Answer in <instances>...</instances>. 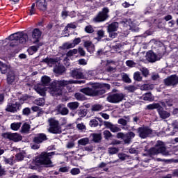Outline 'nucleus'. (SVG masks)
Wrapping results in <instances>:
<instances>
[{"instance_id":"obj_25","label":"nucleus","mask_w":178,"mask_h":178,"mask_svg":"<svg viewBox=\"0 0 178 178\" xmlns=\"http://www.w3.org/2000/svg\"><path fill=\"white\" fill-rule=\"evenodd\" d=\"M54 72L56 74H63L66 72V67L63 65H58L54 67Z\"/></svg>"},{"instance_id":"obj_5","label":"nucleus","mask_w":178,"mask_h":178,"mask_svg":"<svg viewBox=\"0 0 178 178\" xmlns=\"http://www.w3.org/2000/svg\"><path fill=\"white\" fill-rule=\"evenodd\" d=\"M148 154L150 156H152V155H158L159 154H161L164 156H168V155H169V152L166 150V147L163 145V142L159 140L155 145V147L149 149Z\"/></svg>"},{"instance_id":"obj_49","label":"nucleus","mask_w":178,"mask_h":178,"mask_svg":"<svg viewBox=\"0 0 178 178\" xmlns=\"http://www.w3.org/2000/svg\"><path fill=\"white\" fill-rule=\"evenodd\" d=\"M110 130L112 133H118V131H120L122 129L118 127L116 125L113 124Z\"/></svg>"},{"instance_id":"obj_18","label":"nucleus","mask_w":178,"mask_h":178,"mask_svg":"<svg viewBox=\"0 0 178 178\" xmlns=\"http://www.w3.org/2000/svg\"><path fill=\"white\" fill-rule=\"evenodd\" d=\"M16 79V74H15V72L10 71L7 74V84L9 86H12L13 83H15V80Z\"/></svg>"},{"instance_id":"obj_64","label":"nucleus","mask_w":178,"mask_h":178,"mask_svg":"<svg viewBox=\"0 0 178 178\" xmlns=\"http://www.w3.org/2000/svg\"><path fill=\"white\" fill-rule=\"evenodd\" d=\"M38 92L42 97H44V95H45V90L44 89H42V88H38Z\"/></svg>"},{"instance_id":"obj_32","label":"nucleus","mask_w":178,"mask_h":178,"mask_svg":"<svg viewBox=\"0 0 178 178\" xmlns=\"http://www.w3.org/2000/svg\"><path fill=\"white\" fill-rule=\"evenodd\" d=\"M21 127L22 122H13L10 124V129L14 131H17V130H19V129H20Z\"/></svg>"},{"instance_id":"obj_10","label":"nucleus","mask_w":178,"mask_h":178,"mask_svg":"<svg viewBox=\"0 0 178 178\" xmlns=\"http://www.w3.org/2000/svg\"><path fill=\"white\" fill-rule=\"evenodd\" d=\"M49 124L50 126L49 129V133H51V134H60L62 133V127L59 125L58 120L50 118L49 120Z\"/></svg>"},{"instance_id":"obj_13","label":"nucleus","mask_w":178,"mask_h":178,"mask_svg":"<svg viewBox=\"0 0 178 178\" xmlns=\"http://www.w3.org/2000/svg\"><path fill=\"white\" fill-rule=\"evenodd\" d=\"M164 84L167 87H170V86H177L178 84V76L176 74L170 75L164 79Z\"/></svg>"},{"instance_id":"obj_40","label":"nucleus","mask_w":178,"mask_h":178,"mask_svg":"<svg viewBox=\"0 0 178 178\" xmlns=\"http://www.w3.org/2000/svg\"><path fill=\"white\" fill-rule=\"evenodd\" d=\"M42 42H38L36 46H31L29 48L35 54V52L38 51V48H40V47H42Z\"/></svg>"},{"instance_id":"obj_27","label":"nucleus","mask_w":178,"mask_h":178,"mask_svg":"<svg viewBox=\"0 0 178 178\" xmlns=\"http://www.w3.org/2000/svg\"><path fill=\"white\" fill-rule=\"evenodd\" d=\"M67 106L70 111H76V109L80 106V103L77 102H70L67 104Z\"/></svg>"},{"instance_id":"obj_21","label":"nucleus","mask_w":178,"mask_h":178,"mask_svg":"<svg viewBox=\"0 0 178 178\" xmlns=\"http://www.w3.org/2000/svg\"><path fill=\"white\" fill-rule=\"evenodd\" d=\"M71 76L73 79H83L84 74L79 69H74L71 71Z\"/></svg>"},{"instance_id":"obj_39","label":"nucleus","mask_w":178,"mask_h":178,"mask_svg":"<svg viewBox=\"0 0 178 178\" xmlns=\"http://www.w3.org/2000/svg\"><path fill=\"white\" fill-rule=\"evenodd\" d=\"M99 123L98 122V120H97L96 118L91 120L89 122V126L90 127H98Z\"/></svg>"},{"instance_id":"obj_1","label":"nucleus","mask_w":178,"mask_h":178,"mask_svg":"<svg viewBox=\"0 0 178 178\" xmlns=\"http://www.w3.org/2000/svg\"><path fill=\"white\" fill-rule=\"evenodd\" d=\"M106 90H111V85L109 83H96L92 85V88H83V93L91 97H98V95H104L106 92Z\"/></svg>"},{"instance_id":"obj_45","label":"nucleus","mask_w":178,"mask_h":178,"mask_svg":"<svg viewBox=\"0 0 178 178\" xmlns=\"http://www.w3.org/2000/svg\"><path fill=\"white\" fill-rule=\"evenodd\" d=\"M79 115L81 118H86L87 116V108H81Z\"/></svg>"},{"instance_id":"obj_29","label":"nucleus","mask_w":178,"mask_h":178,"mask_svg":"<svg viewBox=\"0 0 178 178\" xmlns=\"http://www.w3.org/2000/svg\"><path fill=\"white\" fill-rule=\"evenodd\" d=\"M42 63H47V65H55L56 63V59L47 57L40 61Z\"/></svg>"},{"instance_id":"obj_30","label":"nucleus","mask_w":178,"mask_h":178,"mask_svg":"<svg viewBox=\"0 0 178 178\" xmlns=\"http://www.w3.org/2000/svg\"><path fill=\"white\" fill-rule=\"evenodd\" d=\"M124 118H120L118 121V124H121L122 126H127V122H130V117L124 116Z\"/></svg>"},{"instance_id":"obj_6","label":"nucleus","mask_w":178,"mask_h":178,"mask_svg":"<svg viewBox=\"0 0 178 178\" xmlns=\"http://www.w3.org/2000/svg\"><path fill=\"white\" fill-rule=\"evenodd\" d=\"M109 19V8L104 7L102 11L99 12L97 15L93 18L94 23H102Z\"/></svg>"},{"instance_id":"obj_34","label":"nucleus","mask_w":178,"mask_h":178,"mask_svg":"<svg viewBox=\"0 0 178 178\" xmlns=\"http://www.w3.org/2000/svg\"><path fill=\"white\" fill-rule=\"evenodd\" d=\"M30 128L31 127L29 123H24L21 129V133H29V131H30Z\"/></svg>"},{"instance_id":"obj_59","label":"nucleus","mask_w":178,"mask_h":178,"mask_svg":"<svg viewBox=\"0 0 178 178\" xmlns=\"http://www.w3.org/2000/svg\"><path fill=\"white\" fill-rule=\"evenodd\" d=\"M92 44V42L87 40V41L84 42L83 45H84L85 48H86L88 49L90 47Z\"/></svg>"},{"instance_id":"obj_8","label":"nucleus","mask_w":178,"mask_h":178,"mask_svg":"<svg viewBox=\"0 0 178 178\" xmlns=\"http://www.w3.org/2000/svg\"><path fill=\"white\" fill-rule=\"evenodd\" d=\"M48 140V137H47V134L44 133H40L36 135L33 138V143L34 145H31L32 149H39L40 144H42L44 141H47Z\"/></svg>"},{"instance_id":"obj_31","label":"nucleus","mask_w":178,"mask_h":178,"mask_svg":"<svg viewBox=\"0 0 178 178\" xmlns=\"http://www.w3.org/2000/svg\"><path fill=\"white\" fill-rule=\"evenodd\" d=\"M161 106V104L159 103H154L152 104H148L146 106V109H148V111H154V109H157V111L159 109Z\"/></svg>"},{"instance_id":"obj_63","label":"nucleus","mask_w":178,"mask_h":178,"mask_svg":"<svg viewBox=\"0 0 178 178\" xmlns=\"http://www.w3.org/2000/svg\"><path fill=\"white\" fill-rule=\"evenodd\" d=\"M79 65H82L83 66H86L87 65V61L84 58H81L78 60Z\"/></svg>"},{"instance_id":"obj_26","label":"nucleus","mask_w":178,"mask_h":178,"mask_svg":"<svg viewBox=\"0 0 178 178\" xmlns=\"http://www.w3.org/2000/svg\"><path fill=\"white\" fill-rule=\"evenodd\" d=\"M51 77L44 75L43 76H42L41 78V81H42V84L43 86V87H47L48 86H49V83H51Z\"/></svg>"},{"instance_id":"obj_19","label":"nucleus","mask_w":178,"mask_h":178,"mask_svg":"<svg viewBox=\"0 0 178 178\" xmlns=\"http://www.w3.org/2000/svg\"><path fill=\"white\" fill-rule=\"evenodd\" d=\"M136 137V134L133 131H129L124 136V144H130L131 143V139Z\"/></svg>"},{"instance_id":"obj_43","label":"nucleus","mask_w":178,"mask_h":178,"mask_svg":"<svg viewBox=\"0 0 178 178\" xmlns=\"http://www.w3.org/2000/svg\"><path fill=\"white\" fill-rule=\"evenodd\" d=\"M119 152V148L118 147H109L108 148V153L111 155H115V154H118Z\"/></svg>"},{"instance_id":"obj_48","label":"nucleus","mask_w":178,"mask_h":178,"mask_svg":"<svg viewBox=\"0 0 178 178\" xmlns=\"http://www.w3.org/2000/svg\"><path fill=\"white\" fill-rule=\"evenodd\" d=\"M15 159H17V161H23V159H24V154L22 152H19L18 154H17L15 155Z\"/></svg>"},{"instance_id":"obj_60","label":"nucleus","mask_w":178,"mask_h":178,"mask_svg":"<svg viewBox=\"0 0 178 178\" xmlns=\"http://www.w3.org/2000/svg\"><path fill=\"white\" fill-rule=\"evenodd\" d=\"M5 175H6V171L5 170V168H2V165L0 164V177L5 176Z\"/></svg>"},{"instance_id":"obj_41","label":"nucleus","mask_w":178,"mask_h":178,"mask_svg":"<svg viewBox=\"0 0 178 178\" xmlns=\"http://www.w3.org/2000/svg\"><path fill=\"white\" fill-rule=\"evenodd\" d=\"M35 3H32L31 8L29 9V16H33L35 15L37 10H35Z\"/></svg>"},{"instance_id":"obj_52","label":"nucleus","mask_w":178,"mask_h":178,"mask_svg":"<svg viewBox=\"0 0 178 178\" xmlns=\"http://www.w3.org/2000/svg\"><path fill=\"white\" fill-rule=\"evenodd\" d=\"M23 115H25V116H29L30 113H31V111L30 110V108L26 107L22 110Z\"/></svg>"},{"instance_id":"obj_15","label":"nucleus","mask_w":178,"mask_h":178,"mask_svg":"<svg viewBox=\"0 0 178 178\" xmlns=\"http://www.w3.org/2000/svg\"><path fill=\"white\" fill-rule=\"evenodd\" d=\"M22 105L19 102L15 103H8L7 107L6 108V112H11L15 113V112H17V111H20Z\"/></svg>"},{"instance_id":"obj_46","label":"nucleus","mask_w":178,"mask_h":178,"mask_svg":"<svg viewBox=\"0 0 178 178\" xmlns=\"http://www.w3.org/2000/svg\"><path fill=\"white\" fill-rule=\"evenodd\" d=\"M78 50L77 49H74L72 50H70L67 52V56L68 58H70L72 56H73V55H76V54H77Z\"/></svg>"},{"instance_id":"obj_44","label":"nucleus","mask_w":178,"mask_h":178,"mask_svg":"<svg viewBox=\"0 0 178 178\" xmlns=\"http://www.w3.org/2000/svg\"><path fill=\"white\" fill-rule=\"evenodd\" d=\"M85 31L88 34H92L94 32V28H92V26L91 25H88L85 27Z\"/></svg>"},{"instance_id":"obj_4","label":"nucleus","mask_w":178,"mask_h":178,"mask_svg":"<svg viewBox=\"0 0 178 178\" xmlns=\"http://www.w3.org/2000/svg\"><path fill=\"white\" fill-rule=\"evenodd\" d=\"M68 84L69 81L65 80L54 81L49 86V90L51 94L62 95V88L66 87Z\"/></svg>"},{"instance_id":"obj_55","label":"nucleus","mask_w":178,"mask_h":178,"mask_svg":"<svg viewBox=\"0 0 178 178\" xmlns=\"http://www.w3.org/2000/svg\"><path fill=\"white\" fill-rule=\"evenodd\" d=\"M126 65L129 67H133V66H134V65H136V63L131 60H128L126 61Z\"/></svg>"},{"instance_id":"obj_28","label":"nucleus","mask_w":178,"mask_h":178,"mask_svg":"<svg viewBox=\"0 0 178 178\" xmlns=\"http://www.w3.org/2000/svg\"><path fill=\"white\" fill-rule=\"evenodd\" d=\"M57 110L58 112H60V115H63V116H65L69 113V109H67L66 107L62 108V104L57 106Z\"/></svg>"},{"instance_id":"obj_38","label":"nucleus","mask_w":178,"mask_h":178,"mask_svg":"<svg viewBox=\"0 0 178 178\" xmlns=\"http://www.w3.org/2000/svg\"><path fill=\"white\" fill-rule=\"evenodd\" d=\"M90 143V139L88 138H83L78 140L79 145H87Z\"/></svg>"},{"instance_id":"obj_62","label":"nucleus","mask_w":178,"mask_h":178,"mask_svg":"<svg viewBox=\"0 0 178 178\" xmlns=\"http://www.w3.org/2000/svg\"><path fill=\"white\" fill-rule=\"evenodd\" d=\"M101 110V105L99 104H96L92 106V111L96 112L97 111H100Z\"/></svg>"},{"instance_id":"obj_50","label":"nucleus","mask_w":178,"mask_h":178,"mask_svg":"<svg viewBox=\"0 0 178 178\" xmlns=\"http://www.w3.org/2000/svg\"><path fill=\"white\" fill-rule=\"evenodd\" d=\"M122 81L124 83H131V79H130V77H129V75H127V74H125L122 76Z\"/></svg>"},{"instance_id":"obj_53","label":"nucleus","mask_w":178,"mask_h":178,"mask_svg":"<svg viewBox=\"0 0 178 178\" xmlns=\"http://www.w3.org/2000/svg\"><path fill=\"white\" fill-rule=\"evenodd\" d=\"M108 33L110 38H116L118 37V33L116 31H108Z\"/></svg>"},{"instance_id":"obj_20","label":"nucleus","mask_w":178,"mask_h":178,"mask_svg":"<svg viewBox=\"0 0 178 178\" xmlns=\"http://www.w3.org/2000/svg\"><path fill=\"white\" fill-rule=\"evenodd\" d=\"M157 112L161 119H168V118L170 116V113L163 110V107H162L161 106L159 107Z\"/></svg>"},{"instance_id":"obj_24","label":"nucleus","mask_w":178,"mask_h":178,"mask_svg":"<svg viewBox=\"0 0 178 178\" xmlns=\"http://www.w3.org/2000/svg\"><path fill=\"white\" fill-rule=\"evenodd\" d=\"M118 29H119V22H114L108 24L107 30L108 31H118Z\"/></svg>"},{"instance_id":"obj_61","label":"nucleus","mask_w":178,"mask_h":178,"mask_svg":"<svg viewBox=\"0 0 178 178\" xmlns=\"http://www.w3.org/2000/svg\"><path fill=\"white\" fill-rule=\"evenodd\" d=\"M77 129H79V130H86V125H84L83 123H81V124H78L76 125Z\"/></svg>"},{"instance_id":"obj_12","label":"nucleus","mask_w":178,"mask_h":178,"mask_svg":"<svg viewBox=\"0 0 178 178\" xmlns=\"http://www.w3.org/2000/svg\"><path fill=\"white\" fill-rule=\"evenodd\" d=\"M2 138L5 140H9L10 141H14V143H19L22 141L23 138L20 134L17 133L4 132L1 134Z\"/></svg>"},{"instance_id":"obj_57","label":"nucleus","mask_w":178,"mask_h":178,"mask_svg":"<svg viewBox=\"0 0 178 178\" xmlns=\"http://www.w3.org/2000/svg\"><path fill=\"white\" fill-rule=\"evenodd\" d=\"M165 101L167 106H173V100L172 99H165Z\"/></svg>"},{"instance_id":"obj_17","label":"nucleus","mask_w":178,"mask_h":178,"mask_svg":"<svg viewBox=\"0 0 178 178\" xmlns=\"http://www.w3.org/2000/svg\"><path fill=\"white\" fill-rule=\"evenodd\" d=\"M158 56L154 54L152 50H150L146 54V58L149 62L154 63V62H156Z\"/></svg>"},{"instance_id":"obj_22","label":"nucleus","mask_w":178,"mask_h":178,"mask_svg":"<svg viewBox=\"0 0 178 178\" xmlns=\"http://www.w3.org/2000/svg\"><path fill=\"white\" fill-rule=\"evenodd\" d=\"M0 71L2 74H6L8 72H11L10 66L2 63V61H0Z\"/></svg>"},{"instance_id":"obj_2","label":"nucleus","mask_w":178,"mask_h":178,"mask_svg":"<svg viewBox=\"0 0 178 178\" xmlns=\"http://www.w3.org/2000/svg\"><path fill=\"white\" fill-rule=\"evenodd\" d=\"M8 40L11 41L10 42V47L13 48L17 47L19 44H26L29 40V35L24 32H17L8 36Z\"/></svg>"},{"instance_id":"obj_36","label":"nucleus","mask_w":178,"mask_h":178,"mask_svg":"<svg viewBox=\"0 0 178 178\" xmlns=\"http://www.w3.org/2000/svg\"><path fill=\"white\" fill-rule=\"evenodd\" d=\"M143 100L144 101H154V98H152V93L151 92H147L145 93L143 95Z\"/></svg>"},{"instance_id":"obj_58","label":"nucleus","mask_w":178,"mask_h":178,"mask_svg":"<svg viewBox=\"0 0 178 178\" xmlns=\"http://www.w3.org/2000/svg\"><path fill=\"white\" fill-rule=\"evenodd\" d=\"M72 42L74 44V46L76 47V45H79V44H80L81 42V38H75Z\"/></svg>"},{"instance_id":"obj_11","label":"nucleus","mask_w":178,"mask_h":178,"mask_svg":"<svg viewBox=\"0 0 178 178\" xmlns=\"http://www.w3.org/2000/svg\"><path fill=\"white\" fill-rule=\"evenodd\" d=\"M136 131L140 138L143 140L147 138V137H149V136H151L153 132L152 129L147 126L140 127L136 129Z\"/></svg>"},{"instance_id":"obj_7","label":"nucleus","mask_w":178,"mask_h":178,"mask_svg":"<svg viewBox=\"0 0 178 178\" xmlns=\"http://www.w3.org/2000/svg\"><path fill=\"white\" fill-rule=\"evenodd\" d=\"M109 19V8L104 7L102 11L99 12L97 15L93 18L94 23H102Z\"/></svg>"},{"instance_id":"obj_3","label":"nucleus","mask_w":178,"mask_h":178,"mask_svg":"<svg viewBox=\"0 0 178 178\" xmlns=\"http://www.w3.org/2000/svg\"><path fill=\"white\" fill-rule=\"evenodd\" d=\"M54 155H56V152H42L35 158V165L36 166H51L52 165L51 156H54Z\"/></svg>"},{"instance_id":"obj_51","label":"nucleus","mask_w":178,"mask_h":178,"mask_svg":"<svg viewBox=\"0 0 178 178\" xmlns=\"http://www.w3.org/2000/svg\"><path fill=\"white\" fill-rule=\"evenodd\" d=\"M71 175L73 176H76V175H79L80 173V169L79 168H72L70 171Z\"/></svg>"},{"instance_id":"obj_16","label":"nucleus","mask_w":178,"mask_h":178,"mask_svg":"<svg viewBox=\"0 0 178 178\" xmlns=\"http://www.w3.org/2000/svg\"><path fill=\"white\" fill-rule=\"evenodd\" d=\"M41 35H42V32L40 29L35 28L32 31V38L33 40V44H38L40 42V40L41 38Z\"/></svg>"},{"instance_id":"obj_33","label":"nucleus","mask_w":178,"mask_h":178,"mask_svg":"<svg viewBox=\"0 0 178 178\" xmlns=\"http://www.w3.org/2000/svg\"><path fill=\"white\" fill-rule=\"evenodd\" d=\"M97 37L96 38V40L97 41H102V38L105 37V31L102 29L97 31Z\"/></svg>"},{"instance_id":"obj_14","label":"nucleus","mask_w":178,"mask_h":178,"mask_svg":"<svg viewBox=\"0 0 178 178\" xmlns=\"http://www.w3.org/2000/svg\"><path fill=\"white\" fill-rule=\"evenodd\" d=\"M35 5L40 12H47L48 9V2L47 0H36Z\"/></svg>"},{"instance_id":"obj_54","label":"nucleus","mask_w":178,"mask_h":178,"mask_svg":"<svg viewBox=\"0 0 178 178\" xmlns=\"http://www.w3.org/2000/svg\"><path fill=\"white\" fill-rule=\"evenodd\" d=\"M77 51L80 56H86V51H84V49H83V47H79Z\"/></svg>"},{"instance_id":"obj_42","label":"nucleus","mask_w":178,"mask_h":178,"mask_svg":"<svg viewBox=\"0 0 178 178\" xmlns=\"http://www.w3.org/2000/svg\"><path fill=\"white\" fill-rule=\"evenodd\" d=\"M134 79L136 81H141L143 80V77L141 76V74H140V72H136L134 73Z\"/></svg>"},{"instance_id":"obj_37","label":"nucleus","mask_w":178,"mask_h":178,"mask_svg":"<svg viewBox=\"0 0 178 178\" xmlns=\"http://www.w3.org/2000/svg\"><path fill=\"white\" fill-rule=\"evenodd\" d=\"M74 97L77 101H86V96L80 92H76Z\"/></svg>"},{"instance_id":"obj_56","label":"nucleus","mask_w":178,"mask_h":178,"mask_svg":"<svg viewBox=\"0 0 178 178\" xmlns=\"http://www.w3.org/2000/svg\"><path fill=\"white\" fill-rule=\"evenodd\" d=\"M4 162L6 165H13V159H4Z\"/></svg>"},{"instance_id":"obj_9","label":"nucleus","mask_w":178,"mask_h":178,"mask_svg":"<svg viewBox=\"0 0 178 178\" xmlns=\"http://www.w3.org/2000/svg\"><path fill=\"white\" fill-rule=\"evenodd\" d=\"M126 98V95L124 93H109L106 100L108 102H110V104H120L122 101H124V99Z\"/></svg>"},{"instance_id":"obj_23","label":"nucleus","mask_w":178,"mask_h":178,"mask_svg":"<svg viewBox=\"0 0 178 178\" xmlns=\"http://www.w3.org/2000/svg\"><path fill=\"white\" fill-rule=\"evenodd\" d=\"M90 136L92 137L93 143H101V140H102V134L101 133H92Z\"/></svg>"},{"instance_id":"obj_35","label":"nucleus","mask_w":178,"mask_h":178,"mask_svg":"<svg viewBox=\"0 0 178 178\" xmlns=\"http://www.w3.org/2000/svg\"><path fill=\"white\" fill-rule=\"evenodd\" d=\"M76 47L74 43H64L63 46L60 47L61 49H70V48H74Z\"/></svg>"},{"instance_id":"obj_47","label":"nucleus","mask_w":178,"mask_h":178,"mask_svg":"<svg viewBox=\"0 0 178 178\" xmlns=\"http://www.w3.org/2000/svg\"><path fill=\"white\" fill-rule=\"evenodd\" d=\"M103 134L104 136L105 140H109V138H111V137H112V133H111V131H109L108 130H105L103 132Z\"/></svg>"}]
</instances>
